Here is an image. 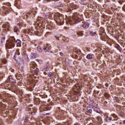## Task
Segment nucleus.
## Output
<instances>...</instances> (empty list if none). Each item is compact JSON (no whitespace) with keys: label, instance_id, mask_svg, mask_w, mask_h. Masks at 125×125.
Wrapping results in <instances>:
<instances>
[{"label":"nucleus","instance_id":"f257e3e1","mask_svg":"<svg viewBox=\"0 0 125 125\" xmlns=\"http://www.w3.org/2000/svg\"><path fill=\"white\" fill-rule=\"evenodd\" d=\"M80 22H81V16L77 13L74 14V16L70 18L69 21V23L70 24H71V25L77 24V23H80Z\"/></svg>","mask_w":125,"mask_h":125},{"label":"nucleus","instance_id":"f03ea898","mask_svg":"<svg viewBox=\"0 0 125 125\" xmlns=\"http://www.w3.org/2000/svg\"><path fill=\"white\" fill-rule=\"evenodd\" d=\"M15 43H16L15 39H9V40L7 41L6 48H8L9 49H10V48H13V47L15 46Z\"/></svg>","mask_w":125,"mask_h":125},{"label":"nucleus","instance_id":"7ed1b4c3","mask_svg":"<svg viewBox=\"0 0 125 125\" xmlns=\"http://www.w3.org/2000/svg\"><path fill=\"white\" fill-rule=\"evenodd\" d=\"M55 19H57L56 22L60 25H63L64 24V18L63 15L58 14L55 16Z\"/></svg>","mask_w":125,"mask_h":125},{"label":"nucleus","instance_id":"20e7f679","mask_svg":"<svg viewBox=\"0 0 125 125\" xmlns=\"http://www.w3.org/2000/svg\"><path fill=\"white\" fill-rule=\"evenodd\" d=\"M30 70L31 72H34L35 75H38V73L39 72V68L37 66V64L36 63L31 64L30 65Z\"/></svg>","mask_w":125,"mask_h":125},{"label":"nucleus","instance_id":"39448f33","mask_svg":"<svg viewBox=\"0 0 125 125\" xmlns=\"http://www.w3.org/2000/svg\"><path fill=\"white\" fill-rule=\"evenodd\" d=\"M41 112H43V111H49L50 110V107L49 105L43 104L40 107Z\"/></svg>","mask_w":125,"mask_h":125},{"label":"nucleus","instance_id":"423d86ee","mask_svg":"<svg viewBox=\"0 0 125 125\" xmlns=\"http://www.w3.org/2000/svg\"><path fill=\"white\" fill-rule=\"evenodd\" d=\"M29 111H31V115H33V114H35V109H34V108H33V105L32 104H30L27 107Z\"/></svg>","mask_w":125,"mask_h":125},{"label":"nucleus","instance_id":"0eeeda50","mask_svg":"<svg viewBox=\"0 0 125 125\" xmlns=\"http://www.w3.org/2000/svg\"><path fill=\"white\" fill-rule=\"evenodd\" d=\"M6 108V104L4 102L0 103V110L3 111Z\"/></svg>","mask_w":125,"mask_h":125},{"label":"nucleus","instance_id":"6e6552de","mask_svg":"<svg viewBox=\"0 0 125 125\" xmlns=\"http://www.w3.org/2000/svg\"><path fill=\"white\" fill-rule=\"evenodd\" d=\"M4 99L6 102H8V103H10L11 102H12V97H7L4 98Z\"/></svg>","mask_w":125,"mask_h":125},{"label":"nucleus","instance_id":"1a4fd4ad","mask_svg":"<svg viewBox=\"0 0 125 125\" xmlns=\"http://www.w3.org/2000/svg\"><path fill=\"white\" fill-rule=\"evenodd\" d=\"M8 80L10 83H16V80L14 79V77L11 75L9 76Z\"/></svg>","mask_w":125,"mask_h":125},{"label":"nucleus","instance_id":"9d476101","mask_svg":"<svg viewBox=\"0 0 125 125\" xmlns=\"http://www.w3.org/2000/svg\"><path fill=\"white\" fill-rule=\"evenodd\" d=\"M30 56L31 59H35V58H37V56H38V55L36 53H31L30 54Z\"/></svg>","mask_w":125,"mask_h":125},{"label":"nucleus","instance_id":"9b49d317","mask_svg":"<svg viewBox=\"0 0 125 125\" xmlns=\"http://www.w3.org/2000/svg\"><path fill=\"white\" fill-rule=\"evenodd\" d=\"M16 43H17V46L18 47H20L21 46V43H22V42L20 40H17L16 41Z\"/></svg>","mask_w":125,"mask_h":125},{"label":"nucleus","instance_id":"f8f14e48","mask_svg":"<svg viewBox=\"0 0 125 125\" xmlns=\"http://www.w3.org/2000/svg\"><path fill=\"white\" fill-rule=\"evenodd\" d=\"M93 109H94L95 112H96L97 113H100V109L97 107L93 106L92 107Z\"/></svg>","mask_w":125,"mask_h":125},{"label":"nucleus","instance_id":"ddd939ff","mask_svg":"<svg viewBox=\"0 0 125 125\" xmlns=\"http://www.w3.org/2000/svg\"><path fill=\"white\" fill-rule=\"evenodd\" d=\"M104 121H105V122H107V123H110V122L112 121V118H110V117H108V116H106L104 118Z\"/></svg>","mask_w":125,"mask_h":125},{"label":"nucleus","instance_id":"4468645a","mask_svg":"<svg viewBox=\"0 0 125 125\" xmlns=\"http://www.w3.org/2000/svg\"><path fill=\"white\" fill-rule=\"evenodd\" d=\"M22 77L23 76L21 74H19V72L17 73L16 75V77L17 79H18V80H20V79H22Z\"/></svg>","mask_w":125,"mask_h":125},{"label":"nucleus","instance_id":"2eb2a0df","mask_svg":"<svg viewBox=\"0 0 125 125\" xmlns=\"http://www.w3.org/2000/svg\"><path fill=\"white\" fill-rule=\"evenodd\" d=\"M82 26L85 29H87V28H88V27H89V23H88V22H86L84 24H83Z\"/></svg>","mask_w":125,"mask_h":125},{"label":"nucleus","instance_id":"dca6fc26","mask_svg":"<svg viewBox=\"0 0 125 125\" xmlns=\"http://www.w3.org/2000/svg\"><path fill=\"white\" fill-rule=\"evenodd\" d=\"M20 75H21V76H24V70L23 68H21V69H19V72Z\"/></svg>","mask_w":125,"mask_h":125},{"label":"nucleus","instance_id":"f3484780","mask_svg":"<svg viewBox=\"0 0 125 125\" xmlns=\"http://www.w3.org/2000/svg\"><path fill=\"white\" fill-rule=\"evenodd\" d=\"M75 53H76L78 55H80L82 54V51L79 49H76L74 51Z\"/></svg>","mask_w":125,"mask_h":125},{"label":"nucleus","instance_id":"a211bd4d","mask_svg":"<svg viewBox=\"0 0 125 125\" xmlns=\"http://www.w3.org/2000/svg\"><path fill=\"white\" fill-rule=\"evenodd\" d=\"M37 49L39 52H42V48L41 46H38Z\"/></svg>","mask_w":125,"mask_h":125},{"label":"nucleus","instance_id":"6ab92c4d","mask_svg":"<svg viewBox=\"0 0 125 125\" xmlns=\"http://www.w3.org/2000/svg\"><path fill=\"white\" fill-rule=\"evenodd\" d=\"M78 36L79 37H82V36H83V31H81V32H78L77 33Z\"/></svg>","mask_w":125,"mask_h":125},{"label":"nucleus","instance_id":"aec40b11","mask_svg":"<svg viewBox=\"0 0 125 125\" xmlns=\"http://www.w3.org/2000/svg\"><path fill=\"white\" fill-rule=\"evenodd\" d=\"M87 110L90 114H91V113H92V109L91 108V107H87Z\"/></svg>","mask_w":125,"mask_h":125},{"label":"nucleus","instance_id":"412c9836","mask_svg":"<svg viewBox=\"0 0 125 125\" xmlns=\"http://www.w3.org/2000/svg\"><path fill=\"white\" fill-rule=\"evenodd\" d=\"M86 58H87V59H92V55H91L90 54H89L87 55V56L86 57Z\"/></svg>","mask_w":125,"mask_h":125},{"label":"nucleus","instance_id":"4be33fe9","mask_svg":"<svg viewBox=\"0 0 125 125\" xmlns=\"http://www.w3.org/2000/svg\"><path fill=\"white\" fill-rule=\"evenodd\" d=\"M97 120V122H98L99 124H102V118H101V117H98Z\"/></svg>","mask_w":125,"mask_h":125},{"label":"nucleus","instance_id":"5701e85b","mask_svg":"<svg viewBox=\"0 0 125 125\" xmlns=\"http://www.w3.org/2000/svg\"><path fill=\"white\" fill-rule=\"evenodd\" d=\"M5 86H6V89H8V88H10V87H11V85L10 84H6V85H5Z\"/></svg>","mask_w":125,"mask_h":125},{"label":"nucleus","instance_id":"b1692460","mask_svg":"<svg viewBox=\"0 0 125 125\" xmlns=\"http://www.w3.org/2000/svg\"><path fill=\"white\" fill-rule=\"evenodd\" d=\"M23 58H24V59H28V55H27V54H26V53H24L23 54Z\"/></svg>","mask_w":125,"mask_h":125},{"label":"nucleus","instance_id":"393cba45","mask_svg":"<svg viewBox=\"0 0 125 125\" xmlns=\"http://www.w3.org/2000/svg\"><path fill=\"white\" fill-rule=\"evenodd\" d=\"M2 8L3 9H4L5 11H8V7H7L5 6H2Z\"/></svg>","mask_w":125,"mask_h":125},{"label":"nucleus","instance_id":"a878e982","mask_svg":"<svg viewBox=\"0 0 125 125\" xmlns=\"http://www.w3.org/2000/svg\"><path fill=\"white\" fill-rule=\"evenodd\" d=\"M14 28L15 32H18V31H19V28H18V27L15 26Z\"/></svg>","mask_w":125,"mask_h":125},{"label":"nucleus","instance_id":"bb28decb","mask_svg":"<svg viewBox=\"0 0 125 125\" xmlns=\"http://www.w3.org/2000/svg\"><path fill=\"white\" fill-rule=\"evenodd\" d=\"M44 50L46 52L49 50V48L48 47H45L43 48Z\"/></svg>","mask_w":125,"mask_h":125},{"label":"nucleus","instance_id":"cd10ccee","mask_svg":"<svg viewBox=\"0 0 125 125\" xmlns=\"http://www.w3.org/2000/svg\"><path fill=\"white\" fill-rule=\"evenodd\" d=\"M2 63H4V64H6V62H7V61L6 60V59H3L2 61Z\"/></svg>","mask_w":125,"mask_h":125},{"label":"nucleus","instance_id":"c85d7f7f","mask_svg":"<svg viewBox=\"0 0 125 125\" xmlns=\"http://www.w3.org/2000/svg\"><path fill=\"white\" fill-rule=\"evenodd\" d=\"M71 6L72 7V9H76V8H77V6L74 4H71Z\"/></svg>","mask_w":125,"mask_h":125},{"label":"nucleus","instance_id":"c756f323","mask_svg":"<svg viewBox=\"0 0 125 125\" xmlns=\"http://www.w3.org/2000/svg\"><path fill=\"white\" fill-rule=\"evenodd\" d=\"M111 117H113L114 119H116L115 120H117L118 119V117H117V116L115 114H112Z\"/></svg>","mask_w":125,"mask_h":125},{"label":"nucleus","instance_id":"7c9ffc66","mask_svg":"<svg viewBox=\"0 0 125 125\" xmlns=\"http://www.w3.org/2000/svg\"><path fill=\"white\" fill-rule=\"evenodd\" d=\"M48 76L49 77V78H51V77H52V73L49 72L48 74Z\"/></svg>","mask_w":125,"mask_h":125},{"label":"nucleus","instance_id":"2f4dec72","mask_svg":"<svg viewBox=\"0 0 125 125\" xmlns=\"http://www.w3.org/2000/svg\"><path fill=\"white\" fill-rule=\"evenodd\" d=\"M89 34H90V35L92 37H93V36L94 35L93 34V32H90Z\"/></svg>","mask_w":125,"mask_h":125},{"label":"nucleus","instance_id":"473e14b6","mask_svg":"<svg viewBox=\"0 0 125 125\" xmlns=\"http://www.w3.org/2000/svg\"><path fill=\"white\" fill-rule=\"evenodd\" d=\"M21 62H18L20 64H24V62H23V60L21 59Z\"/></svg>","mask_w":125,"mask_h":125},{"label":"nucleus","instance_id":"72a5a7b5","mask_svg":"<svg viewBox=\"0 0 125 125\" xmlns=\"http://www.w3.org/2000/svg\"><path fill=\"white\" fill-rule=\"evenodd\" d=\"M45 71H49V68H48V67H46L45 68Z\"/></svg>","mask_w":125,"mask_h":125},{"label":"nucleus","instance_id":"f704fd0d","mask_svg":"<svg viewBox=\"0 0 125 125\" xmlns=\"http://www.w3.org/2000/svg\"><path fill=\"white\" fill-rule=\"evenodd\" d=\"M105 86H106V87H109V84L106 83L105 84Z\"/></svg>","mask_w":125,"mask_h":125},{"label":"nucleus","instance_id":"c9c22d12","mask_svg":"<svg viewBox=\"0 0 125 125\" xmlns=\"http://www.w3.org/2000/svg\"><path fill=\"white\" fill-rule=\"evenodd\" d=\"M60 55H61V56H63V55H64V54H63V53H62V52H60Z\"/></svg>","mask_w":125,"mask_h":125},{"label":"nucleus","instance_id":"e433bc0d","mask_svg":"<svg viewBox=\"0 0 125 125\" xmlns=\"http://www.w3.org/2000/svg\"><path fill=\"white\" fill-rule=\"evenodd\" d=\"M14 59L15 60H16V54H15L14 56Z\"/></svg>","mask_w":125,"mask_h":125},{"label":"nucleus","instance_id":"4c0bfd02","mask_svg":"<svg viewBox=\"0 0 125 125\" xmlns=\"http://www.w3.org/2000/svg\"><path fill=\"white\" fill-rule=\"evenodd\" d=\"M57 6H58V7L61 6V4L60 3L59 5H57Z\"/></svg>","mask_w":125,"mask_h":125},{"label":"nucleus","instance_id":"58836bf2","mask_svg":"<svg viewBox=\"0 0 125 125\" xmlns=\"http://www.w3.org/2000/svg\"><path fill=\"white\" fill-rule=\"evenodd\" d=\"M9 124H11V123H12V120L9 121Z\"/></svg>","mask_w":125,"mask_h":125},{"label":"nucleus","instance_id":"ea45409f","mask_svg":"<svg viewBox=\"0 0 125 125\" xmlns=\"http://www.w3.org/2000/svg\"><path fill=\"white\" fill-rule=\"evenodd\" d=\"M117 49H118V50H120V46L117 47Z\"/></svg>","mask_w":125,"mask_h":125},{"label":"nucleus","instance_id":"a19ab883","mask_svg":"<svg viewBox=\"0 0 125 125\" xmlns=\"http://www.w3.org/2000/svg\"><path fill=\"white\" fill-rule=\"evenodd\" d=\"M24 120L25 121H28V118H26Z\"/></svg>","mask_w":125,"mask_h":125},{"label":"nucleus","instance_id":"79ce46f5","mask_svg":"<svg viewBox=\"0 0 125 125\" xmlns=\"http://www.w3.org/2000/svg\"><path fill=\"white\" fill-rule=\"evenodd\" d=\"M72 11V10H70L69 11H68L67 12H71Z\"/></svg>","mask_w":125,"mask_h":125},{"label":"nucleus","instance_id":"37998d69","mask_svg":"<svg viewBox=\"0 0 125 125\" xmlns=\"http://www.w3.org/2000/svg\"><path fill=\"white\" fill-rule=\"evenodd\" d=\"M123 123H124V124H125V120L124 121V122H123Z\"/></svg>","mask_w":125,"mask_h":125},{"label":"nucleus","instance_id":"c03bdc74","mask_svg":"<svg viewBox=\"0 0 125 125\" xmlns=\"http://www.w3.org/2000/svg\"><path fill=\"white\" fill-rule=\"evenodd\" d=\"M46 115H49V113H46Z\"/></svg>","mask_w":125,"mask_h":125},{"label":"nucleus","instance_id":"a18cd8bd","mask_svg":"<svg viewBox=\"0 0 125 125\" xmlns=\"http://www.w3.org/2000/svg\"><path fill=\"white\" fill-rule=\"evenodd\" d=\"M33 90V89H32L31 90H30V91H32Z\"/></svg>","mask_w":125,"mask_h":125},{"label":"nucleus","instance_id":"49530a36","mask_svg":"<svg viewBox=\"0 0 125 125\" xmlns=\"http://www.w3.org/2000/svg\"><path fill=\"white\" fill-rule=\"evenodd\" d=\"M122 113H123V114H124L125 113H124V112L122 111Z\"/></svg>","mask_w":125,"mask_h":125},{"label":"nucleus","instance_id":"de8ad7c7","mask_svg":"<svg viewBox=\"0 0 125 125\" xmlns=\"http://www.w3.org/2000/svg\"><path fill=\"white\" fill-rule=\"evenodd\" d=\"M122 0L123 1H125V0Z\"/></svg>","mask_w":125,"mask_h":125},{"label":"nucleus","instance_id":"09e8293b","mask_svg":"<svg viewBox=\"0 0 125 125\" xmlns=\"http://www.w3.org/2000/svg\"><path fill=\"white\" fill-rule=\"evenodd\" d=\"M7 4H9V3H7Z\"/></svg>","mask_w":125,"mask_h":125},{"label":"nucleus","instance_id":"8fccbe9b","mask_svg":"<svg viewBox=\"0 0 125 125\" xmlns=\"http://www.w3.org/2000/svg\"><path fill=\"white\" fill-rule=\"evenodd\" d=\"M32 125H35V124H32Z\"/></svg>","mask_w":125,"mask_h":125},{"label":"nucleus","instance_id":"3c124183","mask_svg":"<svg viewBox=\"0 0 125 125\" xmlns=\"http://www.w3.org/2000/svg\"><path fill=\"white\" fill-rule=\"evenodd\" d=\"M41 0H38L39 1H40Z\"/></svg>","mask_w":125,"mask_h":125}]
</instances>
